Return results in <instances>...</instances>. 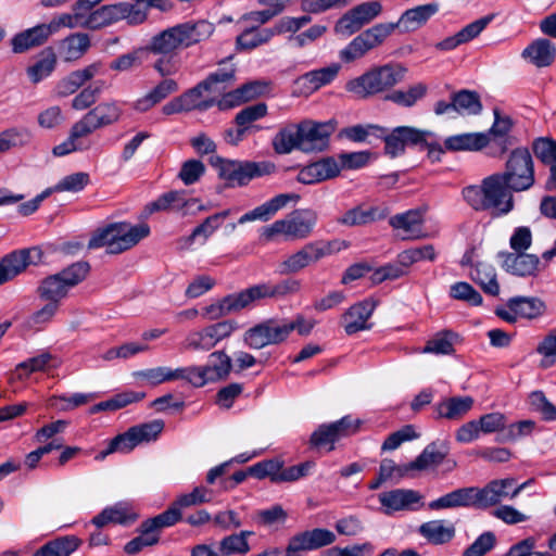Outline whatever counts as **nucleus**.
Wrapping results in <instances>:
<instances>
[{"mask_svg": "<svg viewBox=\"0 0 556 556\" xmlns=\"http://www.w3.org/2000/svg\"><path fill=\"white\" fill-rule=\"evenodd\" d=\"M87 247L89 250L105 247L109 254H118L116 251L117 239L115 236V223L94 231L89 239Z\"/></svg>", "mask_w": 556, "mask_h": 556, "instance_id": "obj_47", "label": "nucleus"}, {"mask_svg": "<svg viewBox=\"0 0 556 556\" xmlns=\"http://www.w3.org/2000/svg\"><path fill=\"white\" fill-rule=\"evenodd\" d=\"M267 114V105L265 103H256L243 108L237 113L235 123L239 127H243L245 131L249 130L251 125L263 118Z\"/></svg>", "mask_w": 556, "mask_h": 556, "instance_id": "obj_61", "label": "nucleus"}, {"mask_svg": "<svg viewBox=\"0 0 556 556\" xmlns=\"http://www.w3.org/2000/svg\"><path fill=\"white\" fill-rule=\"evenodd\" d=\"M514 478H505L490 481L484 488L479 489L480 509H485L501 503L509 496V489L515 484Z\"/></svg>", "mask_w": 556, "mask_h": 556, "instance_id": "obj_27", "label": "nucleus"}, {"mask_svg": "<svg viewBox=\"0 0 556 556\" xmlns=\"http://www.w3.org/2000/svg\"><path fill=\"white\" fill-rule=\"evenodd\" d=\"M210 382L225 380L232 369V362L225 351H215L210 354L208 362L203 366Z\"/></svg>", "mask_w": 556, "mask_h": 556, "instance_id": "obj_35", "label": "nucleus"}, {"mask_svg": "<svg viewBox=\"0 0 556 556\" xmlns=\"http://www.w3.org/2000/svg\"><path fill=\"white\" fill-rule=\"evenodd\" d=\"M421 536L429 543L442 545L450 542L455 536V527L445 526L443 520H432L420 525L418 529Z\"/></svg>", "mask_w": 556, "mask_h": 556, "instance_id": "obj_36", "label": "nucleus"}, {"mask_svg": "<svg viewBox=\"0 0 556 556\" xmlns=\"http://www.w3.org/2000/svg\"><path fill=\"white\" fill-rule=\"evenodd\" d=\"M534 155L544 164L549 165L556 161V140L551 137H539L532 141Z\"/></svg>", "mask_w": 556, "mask_h": 556, "instance_id": "obj_60", "label": "nucleus"}, {"mask_svg": "<svg viewBox=\"0 0 556 556\" xmlns=\"http://www.w3.org/2000/svg\"><path fill=\"white\" fill-rule=\"evenodd\" d=\"M80 544V540L74 535H67L48 542L38 551L40 556H70Z\"/></svg>", "mask_w": 556, "mask_h": 556, "instance_id": "obj_45", "label": "nucleus"}, {"mask_svg": "<svg viewBox=\"0 0 556 556\" xmlns=\"http://www.w3.org/2000/svg\"><path fill=\"white\" fill-rule=\"evenodd\" d=\"M90 271V264L86 261H79L71 264L58 273L68 289L84 281Z\"/></svg>", "mask_w": 556, "mask_h": 556, "instance_id": "obj_54", "label": "nucleus"}, {"mask_svg": "<svg viewBox=\"0 0 556 556\" xmlns=\"http://www.w3.org/2000/svg\"><path fill=\"white\" fill-rule=\"evenodd\" d=\"M473 403L471 396L445 397L433 406L434 418L458 420L472 408Z\"/></svg>", "mask_w": 556, "mask_h": 556, "instance_id": "obj_21", "label": "nucleus"}, {"mask_svg": "<svg viewBox=\"0 0 556 556\" xmlns=\"http://www.w3.org/2000/svg\"><path fill=\"white\" fill-rule=\"evenodd\" d=\"M489 141L490 139L488 134L468 132L446 138L444 146L451 151H478L488 146Z\"/></svg>", "mask_w": 556, "mask_h": 556, "instance_id": "obj_34", "label": "nucleus"}, {"mask_svg": "<svg viewBox=\"0 0 556 556\" xmlns=\"http://www.w3.org/2000/svg\"><path fill=\"white\" fill-rule=\"evenodd\" d=\"M180 519H181L180 508L174 502L173 505L169 506L162 514L143 521L144 522V531L157 533L159 530L166 528V527H172L176 522H178Z\"/></svg>", "mask_w": 556, "mask_h": 556, "instance_id": "obj_49", "label": "nucleus"}, {"mask_svg": "<svg viewBox=\"0 0 556 556\" xmlns=\"http://www.w3.org/2000/svg\"><path fill=\"white\" fill-rule=\"evenodd\" d=\"M359 420L345 416L331 424L320 425L311 435L309 443L314 447L333 444L340 438L351 435L357 431Z\"/></svg>", "mask_w": 556, "mask_h": 556, "instance_id": "obj_13", "label": "nucleus"}, {"mask_svg": "<svg viewBox=\"0 0 556 556\" xmlns=\"http://www.w3.org/2000/svg\"><path fill=\"white\" fill-rule=\"evenodd\" d=\"M90 48V37L86 33L67 36L60 42L59 53L63 61L72 62L80 59Z\"/></svg>", "mask_w": 556, "mask_h": 556, "instance_id": "obj_31", "label": "nucleus"}, {"mask_svg": "<svg viewBox=\"0 0 556 556\" xmlns=\"http://www.w3.org/2000/svg\"><path fill=\"white\" fill-rule=\"evenodd\" d=\"M452 99L454 111L457 113L476 115L482 111L480 97L476 91L460 90L453 93Z\"/></svg>", "mask_w": 556, "mask_h": 556, "instance_id": "obj_46", "label": "nucleus"}, {"mask_svg": "<svg viewBox=\"0 0 556 556\" xmlns=\"http://www.w3.org/2000/svg\"><path fill=\"white\" fill-rule=\"evenodd\" d=\"M235 296L241 311L255 301L273 298L271 283L252 286L241 292L235 293Z\"/></svg>", "mask_w": 556, "mask_h": 556, "instance_id": "obj_53", "label": "nucleus"}, {"mask_svg": "<svg viewBox=\"0 0 556 556\" xmlns=\"http://www.w3.org/2000/svg\"><path fill=\"white\" fill-rule=\"evenodd\" d=\"M218 228V225L210 215L188 237L180 238L179 242L182 243V248H190L197 239H201L202 243H205Z\"/></svg>", "mask_w": 556, "mask_h": 556, "instance_id": "obj_58", "label": "nucleus"}, {"mask_svg": "<svg viewBox=\"0 0 556 556\" xmlns=\"http://www.w3.org/2000/svg\"><path fill=\"white\" fill-rule=\"evenodd\" d=\"M493 20V15H486L471 22L463 27L455 35L446 37L442 41L435 43V49L440 51H451L458 46L466 43L478 37Z\"/></svg>", "mask_w": 556, "mask_h": 556, "instance_id": "obj_17", "label": "nucleus"}, {"mask_svg": "<svg viewBox=\"0 0 556 556\" xmlns=\"http://www.w3.org/2000/svg\"><path fill=\"white\" fill-rule=\"evenodd\" d=\"M386 216L387 212L377 206L365 207L358 205L346 211L337 222L343 226L354 227L383 219Z\"/></svg>", "mask_w": 556, "mask_h": 556, "instance_id": "obj_29", "label": "nucleus"}, {"mask_svg": "<svg viewBox=\"0 0 556 556\" xmlns=\"http://www.w3.org/2000/svg\"><path fill=\"white\" fill-rule=\"evenodd\" d=\"M447 452L440 450L435 443L427 445L421 454L413 460L410 467H416L417 471L426 470L432 466L440 465L446 457Z\"/></svg>", "mask_w": 556, "mask_h": 556, "instance_id": "obj_52", "label": "nucleus"}, {"mask_svg": "<svg viewBox=\"0 0 556 556\" xmlns=\"http://www.w3.org/2000/svg\"><path fill=\"white\" fill-rule=\"evenodd\" d=\"M138 445L137 442H135L134 433L131 432V429L129 428L126 432L116 435L114 439H112L108 445V447L103 451H101L96 458L97 459H104L108 455L115 453V452H123L128 453L134 447Z\"/></svg>", "mask_w": 556, "mask_h": 556, "instance_id": "obj_55", "label": "nucleus"}, {"mask_svg": "<svg viewBox=\"0 0 556 556\" xmlns=\"http://www.w3.org/2000/svg\"><path fill=\"white\" fill-rule=\"evenodd\" d=\"M391 34V25L377 24L355 37L341 50L340 58L344 62H353L365 55L369 50L380 46Z\"/></svg>", "mask_w": 556, "mask_h": 556, "instance_id": "obj_7", "label": "nucleus"}, {"mask_svg": "<svg viewBox=\"0 0 556 556\" xmlns=\"http://www.w3.org/2000/svg\"><path fill=\"white\" fill-rule=\"evenodd\" d=\"M210 344L213 348L218 342L231 336L233 331L238 329V324L235 320H222L204 327Z\"/></svg>", "mask_w": 556, "mask_h": 556, "instance_id": "obj_62", "label": "nucleus"}, {"mask_svg": "<svg viewBox=\"0 0 556 556\" xmlns=\"http://www.w3.org/2000/svg\"><path fill=\"white\" fill-rule=\"evenodd\" d=\"M56 65V55L52 48L41 51L40 59L26 70L27 76L33 84H38L49 77Z\"/></svg>", "mask_w": 556, "mask_h": 556, "instance_id": "obj_40", "label": "nucleus"}, {"mask_svg": "<svg viewBox=\"0 0 556 556\" xmlns=\"http://www.w3.org/2000/svg\"><path fill=\"white\" fill-rule=\"evenodd\" d=\"M219 553L222 556L247 555L250 552L248 540L243 535L230 534L219 542Z\"/></svg>", "mask_w": 556, "mask_h": 556, "instance_id": "obj_63", "label": "nucleus"}, {"mask_svg": "<svg viewBox=\"0 0 556 556\" xmlns=\"http://www.w3.org/2000/svg\"><path fill=\"white\" fill-rule=\"evenodd\" d=\"M94 394L75 393L71 396L53 395L48 400V406L60 410H68L85 405L93 400Z\"/></svg>", "mask_w": 556, "mask_h": 556, "instance_id": "obj_59", "label": "nucleus"}, {"mask_svg": "<svg viewBox=\"0 0 556 556\" xmlns=\"http://www.w3.org/2000/svg\"><path fill=\"white\" fill-rule=\"evenodd\" d=\"M179 49H184L177 25L154 35L147 50L154 54L172 55Z\"/></svg>", "mask_w": 556, "mask_h": 556, "instance_id": "obj_26", "label": "nucleus"}, {"mask_svg": "<svg viewBox=\"0 0 556 556\" xmlns=\"http://www.w3.org/2000/svg\"><path fill=\"white\" fill-rule=\"evenodd\" d=\"M202 86L203 83L200 81L197 86L180 94L187 112L193 110L205 111L216 103L214 98L203 99V93L206 92V87Z\"/></svg>", "mask_w": 556, "mask_h": 556, "instance_id": "obj_48", "label": "nucleus"}, {"mask_svg": "<svg viewBox=\"0 0 556 556\" xmlns=\"http://www.w3.org/2000/svg\"><path fill=\"white\" fill-rule=\"evenodd\" d=\"M286 341L281 323L275 319L264 320L243 334V342L250 349L260 350L267 345H277Z\"/></svg>", "mask_w": 556, "mask_h": 556, "instance_id": "obj_12", "label": "nucleus"}, {"mask_svg": "<svg viewBox=\"0 0 556 556\" xmlns=\"http://www.w3.org/2000/svg\"><path fill=\"white\" fill-rule=\"evenodd\" d=\"M318 222V214L312 208H299L285 218L274 222L264 228L263 237L267 240L277 235H283L290 240H305L314 231Z\"/></svg>", "mask_w": 556, "mask_h": 556, "instance_id": "obj_4", "label": "nucleus"}, {"mask_svg": "<svg viewBox=\"0 0 556 556\" xmlns=\"http://www.w3.org/2000/svg\"><path fill=\"white\" fill-rule=\"evenodd\" d=\"M340 174V166L333 157H324L317 162L311 163L300 169L296 180L304 185H314Z\"/></svg>", "mask_w": 556, "mask_h": 556, "instance_id": "obj_15", "label": "nucleus"}, {"mask_svg": "<svg viewBox=\"0 0 556 556\" xmlns=\"http://www.w3.org/2000/svg\"><path fill=\"white\" fill-rule=\"evenodd\" d=\"M300 134V151L304 153L323 152L329 146V139L334 131L331 123L303 121L298 124Z\"/></svg>", "mask_w": 556, "mask_h": 556, "instance_id": "obj_9", "label": "nucleus"}, {"mask_svg": "<svg viewBox=\"0 0 556 556\" xmlns=\"http://www.w3.org/2000/svg\"><path fill=\"white\" fill-rule=\"evenodd\" d=\"M150 233V227L147 224L131 225L129 223H115V236L117 239L116 251L123 253L136 244Z\"/></svg>", "mask_w": 556, "mask_h": 556, "instance_id": "obj_22", "label": "nucleus"}, {"mask_svg": "<svg viewBox=\"0 0 556 556\" xmlns=\"http://www.w3.org/2000/svg\"><path fill=\"white\" fill-rule=\"evenodd\" d=\"M239 311L240 308L233 293L225 296L218 303L206 306L203 309V316L210 320H215Z\"/></svg>", "mask_w": 556, "mask_h": 556, "instance_id": "obj_56", "label": "nucleus"}, {"mask_svg": "<svg viewBox=\"0 0 556 556\" xmlns=\"http://www.w3.org/2000/svg\"><path fill=\"white\" fill-rule=\"evenodd\" d=\"M375 305L364 301L352 305L343 315L342 323L348 334H354L358 331L368 329L367 320L374 312Z\"/></svg>", "mask_w": 556, "mask_h": 556, "instance_id": "obj_24", "label": "nucleus"}, {"mask_svg": "<svg viewBox=\"0 0 556 556\" xmlns=\"http://www.w3.org/2000/svg\"><path fill=\"white\" fill-rule=\"evenodd\" d=\"M42 251L39 248L14 251L0 260V286L23 273L29 265L41 261Z\"/></svg>", "mask_w": 556, "mask_h": 556, "instance_id": "obj_11", "label": "nucleus"}, {"mask_svg": "<svg viewBox=\"0 0 556 556\" xmlns=\"http://www.w3.org/2000/svg\"><path fill=\"white\" fill-rule=\"evenodd\" d=\"M556 56V46L545 38L532 41L523 51L522 58L538 67L549 66Z\"/></svg>", "mask_w": 556, "mask_h": 556, "instance_id": "obj_28", "label": "nucleus"}, {"mask_svg": "<svg viewBox=\"0 0 556 556\" xmlns=\"http://www.w3.org/2000/svg\"><path fill=\"white\" fill-rule=\"evenodd\" d=\"M100 71L99 63H92L85 68L71 72L60 79L55 86V93L60 98L75 93L86 81L92 79Z\"/></svg>", "mask_w": 556, "mask_h": 556, "instance_id": "obj_20", "label": "nucleus"}, {"mask_svg": "<svg viewBox=\"0 0 556 556\" xmlns=\"http://www.w3.org/2000/svg\"><path fill=\"white\" fill-rule=\"evenodd\" d=\"M274 37L270 28L251 25L237 37V45L242 50H252L267 43Z\"/></svg>", "mask_w": 556, "mask_h": 556, "instance_id": "obj_44", "label": "nucleus"}, {"mask_svg": "<svg viewBox=\"0 0 556 556\" xmlns=\"http://www.w3.org/2000/svg\"><path fill=\"white\" fill-rule=\"evenodd\" d=\"M439 11L435 2L417 5L402 13L395 23H384L392 26V33L399 28L401 33H412L421 28Z\"/></svg>", "mask_w": 556, "mask_h": 556, "instance_id": "obj_14", "label": "nucleus"}, {"mask_svg": "<svg viewBox=\"0 0 556 556\" xmlns=\"http://www.w3.org/2000/svg\"><path fill=\"white\" fill-rule=\"evenodd\" d=\"M381 11L382 5L379 1L372 0L363 2L349 10L340 17L336 24L334 30L338 34L351 36L375 20Z\"/></svg>", "mask_w": 556, "mask_h": 556, "instance_id": "obj_8", "label": "nucleus"}, {"mask_svg": "<svg viewBox=\"0 0 556 556\" xmlns=\"http://www.w3.org/2000/svg\"><path fill=\"white\" fill-rule=\"evenodd\" d=\"M199 199L185 197L184 190H172L161 194L155 201L151 202L147 207L150 213L157 211H176L180 212L184 210V205L198 204Z\"/></svg>", "mask_w": 556, "mask_h": 556, "instance_id": "obj_32", "label": "nucleus"}, {"mask_svg": "<svg viewBox=\"0 0 556 556\" xmlns=\"http://www.w3.org/2000/svg\"><path fill=\"white\" fill-rule=\"evenodd\" d=\"M536 352L543 356L541 367L547 368L556 362V328L551 330L536 346Z\"/></svg>", "mask_w": 556, "mask_h": 556, "instance_id": "obj_64", "label": "nucleus"}, {"mask_svg": "<svg viewBox=\"0 0 556 556\" xmlns=\"http://www.w3.org/2000/svg\"><path fill=\"white\" fill-rule=\"evenodd\" d=\"M340 68V64L332 63L329 66L314 70L302 75L298 81L308 90L315 91L320 87L330 84L337 77Z\"/></svg>", "mask_w": 556, "mask_h": 556, "instance_id": "obj_38", "label": "nucleus"}, {"mask_svg": "<svg viewBox=\"0 0 556 556\" xmlns=\"http://www.w3.org/2000/svg\"><path fill=\"white\" fill-rule=\"evenodd\" d=\"M300 200V195L295 193H280L270 200L266 201L262 205L255 207L254 210L245 213L239 218V224H244L247 222H252L256 219L268 220L271 216H274L279 210L287 206L290 201L298 202Z\"/></svg>", "mask_w": 556, "mask_h": 556, "instance_id": "obj_19", "label": "nucleus"}, {"mask_svg": "<svg viewBox=\"0 0 556 556\" xmlns=\"http://www.w3.org/2000/svg\"><path fill=\"white\" fill-rule=\"evenodd\" d=\"M458 336L453 331H442L430 339L422 349L424 353L432 354H452L454 352V343Z\"/></svg>", "mask_w": 556, "mask_h": 556, "instance_id": "obj_50", "label": "nucleus"}, {"mask_svg": "<svg viewBox=\"0 0 556 556\" xmlns=\"http://www.w3.org/2000/svg\"><path fill=\"white\" fill-rule=\"evenodd\" d=\"M407 68L400 63L375 66L345 84V90L359 99H368L391 90L402 83Z\"/></svg>", "mask_w": 556, "mask_h": 556, "instance_id": "obj_2", "label": "nucleus"}, {"mask_svg": "<svg viewBox=\"0 0 556 556\" xmlns=\"http://www.w3.org/2000/svg\"><path fill=\"white\" fill-rule=\"evenodd\" d=\"M50 38L49 29L45 23L15 34L11 39L12 51L16 54L25 53L30 49L42 46Z\"/></svg>", "mask_w": 556, "mask_h": 556, "instance_id": "obj_18", "label": "nucleus"}, {"mask_svg": "<svg viewBox=\"0 0 556 556\" xmlns=\"http://www.w3.org/2000/svg\"><path fill=\"white\" fill-rule=\"evenodd\" d=\"M236 81V67L232 64L218 68L211 73L204 80L203 86L206 92L215 96L223 94L227 88L231 87Z\"/></svg>", "mask_w": 556, "mask_h": 556, "instance_id": "obj_33", "label": "nucleus"}, {"mask_svg": "<svg viewBox=\"0 0 556 556\" xmlns=\"http://www.w3.org/2000/svg\"><path fill=\"white\" fill-rule=\"evenodd\" d=\"M104 87V81L97 80L84 88L72 101V108L83 111L94 104Z\"/></svg>", "mask_w": 556, "mask_h": 556, "instance_id": "obj_57", "label": "nucleus"}, {"mask_svg": "<svg viewBox=\"0 0 556 556\" xmlns=\"http://www.w3.org/2000/svg\"><path fill=\"white\" fill-rule=\"evenodd\" d=\"M508 308H514L519 318L533 319L545 312V304L542 300L533 296H515L508 300Z\"/></svg>", "mask_w": 556, "mask_h": 556, "instance_id": "obj_41", "label": "nucleus"}, {"mask_svg": "<svg viewBox=\"0 0 556 556\" xmlns=\"http://www.w3.org/2000/svg\"><path fill=\"white\" fill-rule=\"evenodd\" d=\"M389 223L395 229H403L406 232L414 233L420 230L424 223L422 213L418 210H410L392 216Z\"/></svg>", "mask_w": 556, "mask_h": 556, "instance_id": "obj_51", "label": "nucleus"}, {"mask_svg": "<svg viewBox=\"0 0 556 556\" xmlns=\"http://www.w3.org/2000/svg\"><path fill=\"white\" fill-rule=\"evenodd\" d=\"M122 20H126L129 25L142 24L147 20V8L128 2L102 5L92 11L81 25L99 29Z\"/></svg>", "mask_w": 556, "mask_h": 556, "instance_id": "obj_5", "label": "nucleus"}, {"mask_svg": "<svg viewBox=\"0 0 556 556\" xmlns=\"http://www.w3.org/2000/svg\"><path fill=\"white\" fill-rule=\"evenodd\" d=\"M271 146L277 154H289L293 150L300 151V134L298 124H290L279 129L271 140Z\"/></svg>", "mask_w": 556, "mask_h": 556, "instance_id": "obj_37", "label": "nucleus"}, {"mask_svg": "<svg viewBox=\"0 0 556 556\" xmlns=\"http://www.w3.org/2000/svg\"><path fill=\"white\" fill-rule=\"evenodd\" d=\"M348 247L346 241L339 239L308 242L280 261L277 264L276 273L281 276L298 274L321 258L338 253Z\"/></svg>", "mask_w": 556, "mask_h": 556, "instance_id": "obj_3", "label": "nucleus"}, {"mask_svg": "<svg viewBox=\"0 0 556 556\" xmlns=\"http://www.w3.org/2000/svg\"><path fill=\"white\" fill-rule=\"evenodd\" d=\"M123 114L116 101L102 102L88 111L76 124L89 136L93 131L117 123Z\"/></svg>", "mask_w": 556, "mask_h": 556, "instance_id": "obj_10", "label": "nucleus"}, {"mask_svg": "<svg viewBox=\"0 0 556 556\" xmlns=\"http://www.w3.org/2000/svg\"><path fill=\"white\" fill-rule=\"evenodd\" d=\"M428 92V86L424 83H417L408 87L407 90H393L384 99L400 106L412 108L421 100Z\"/></svg>", "mask_w": 556, "mask_h": 556, "instance_id": "obj_43", "label": "nucleus"}, {"mask_svg": "<svg viewBox=\"0 0 556 556\" xmlns=\"http://www.w3.org/2000/svg\"><path fill=\"white\" fill-rule=\"evenodd\" d=\"M421 495L414 490L396 489L379 494V501L386 513L412 509L414 504L419 503Z\"/></svg>", "mask_w": 556, "mask_h": 556, "instance_id": "obj_23", "label": "nucleus"}, {"mask_svg": "<svg viewBox=\"0 0 556 556\" xmlns=\"http://www.w3.org/2000/svg\"><path fill=\"white\" fill-rule=\"evenodd\" d=\"M515 192L529 190L535 182L534 163L527 148L514 149L506 163L505 170L497 173Z\"/></svg>", "mask_w": 556, "mask_h": 556, "instance_id": "obj_6", "label": "nucleus"}, {"mask_svg": "<svg viewBox=\"0 0 556 556\" xmlns=\"http://www.w3.org/2000/svg\"><path fill=\"white\" fill-rule=\"evenodd\" d=\"M68 290L56 273L41 280L37 293L41 300L54 302L59 305L60 301L67 296Z\"/></svg>", "mask_w": 556, "mask_h": 556, "instance_id": "obj_39", "label": "nucleus"}, {"mask_svg": "<svg viewBox=\"0 0 556 556\" xmlns=\"http://www.w3.org/2000/svg\"><path fill=\"white\" fill-rule=\"evenodd\" d=\"M513 190L497 173L481 180L480 185H470L463 189L466 203L477 212L491 211L498 217L514 210Z\"/></svg>", "mask_w": 556, "mask_h": 556, "instance_id": "obj_1", "label": "nucleus"}, {"mask_svg": "<svg viewBox=\"0 0 556 556\" xmlns=\"http://www.w3.org/2000/svg\"><path fill=\"white\" fill-rule=\"evenodd\" d=\"M470 277L486 294L495 296L500 293L495 268L492 265L478 263L471 270Z\"/></svg>", "mask_w": 556, "mask_h": 556, "instance_id": "obj_42", "label": "nucleus"}, {"mask_svg": "<svg viewBox=\"0 0 556 556\" xmlns=\"http://www.w3.org/2000/svg\"><path fill=\"white\" fill-rule=\"evenodd\" d=\"M177 90L178 84L174 79H163L150 92L139 98L134 103V109L138 112H147Z\"/></svg>", "mask_w": 556, "mask_h": 556, "instance_id": "obj_30", "label": "nucleus"}, {"mask_svg": "<svg viewBox=\"0 0 556 556\" xmlns=\"http://www.w3.org/2000/svg\"><path fill=\"white\" fill-rule=\"evenodd\" d=\"M184 48L207 40L214 33L215 26L206 20L185 22L177 25Z\"/></svg>", "mask_w": 556, "mask_h": 556, "instance_id": "obj_25", "label": "nucleus"}, {"mask_svg": "<svg viewBox=\"0 0 556 556\" xmlns=\"http://www.w3.org/2000/svg\"><path fill=\"white\" fill-rule=\"evenodd\" d=\"M502 267L516 276L526 277L535 275L540 265V258L526 252H501Z\"/></svg>", "mask_w": 556, "mask_h": 556, "instance_id": "obj_16", "label": "nucleus"}]
</instances>
